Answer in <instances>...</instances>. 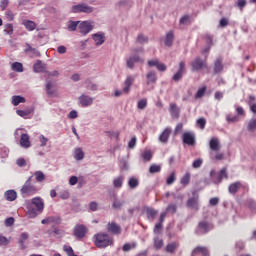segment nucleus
Masks as SVG:
<instances>
[{"label": "nucleus", "mask_w": 256, "mask_h": 256, "mask_svg": "<svg viewBox=\"0 0 256 256\" xmlns=\"http://www.w3.org/2000/svg\"><path fill=\"white\" fill-rule=\"evenodd\" d=\"M27 215L30 219H35L39 213H43L45 202L41 197H34L27 203Z\"/></svg>", "instance_id": "f257e3e1"}, {"label": "nucleus", "mask_w": 256, "mask_h": 256, "mask_svg": "<svg viewBox=\"0 0 256 256\" xmlns=\"http://www.w3.org/2000/svg\"><path fill=\"white\" fill-rule=\"evenodd\" d=\"M94 244L99 249H105V247L113 245V239L107 233H98L94 235Z\"/></svg>", "instance_id": "f03ea898"}, {"label": "nucleus", "mask_w": 256, "mask_h": 256, "mask_svg": "<svg viewBox=\"0 0 256 256\" xmlns=\"http://www.w3.org/2000/svg\"><path fill=\"white\" fill-rule=\"evenodd\" d=\"M144 51L143 47L132 49V55L126 60L128 69H135V63H143V58L137 54L144 53Z\"/></svg>", "instance_id": "7ed1b4c3"}, {"label": "nucleus", "mask_w": 256, "mask_h": 256, "mask_svg": "<svg viewBox=\"0 0 256 256\" xmlns=\"http://www.w3.org/2000/svg\"><path fill=\"white\" fill-rule=\"evenodd\" d=\"M32 179L33 176H30L22 186L20 192L23 197H31V195H35V193H37L38 189L31 183Z\"/></svg>", "instance_id": "20e7f679"}, {"label": "nucleus", "mask_w": 256, "mask_h": 256, "mask_svg": "<svg viewBox=\"0 0 256 256\" xmlns=\"http://www.w3.org/2000/svg\"><path fill=\"white\" fill-rule=\"evenodd\" d=\"M14 137L16 139H19L20 137V147H23V149H29V147H31L29 134L23 133V129H17L14 133Z\"/></svg>", "instance_id": "39448f33"}, {"label": "nucleus", "mask_w": 256, "mask_h": 256, "mask_svg": "<svg viewBox=\"0 0 256 256\" xmlns=\"http://www.w3.org/2000/svg\"><path fill=\"white\" fill-rule=\"evenodd\" d=\"M186 207L192 211L199 210V194L197 192L192 193V196L186 202Z\"/></svg>", "instance_id": "423d86ee"}, {"label": "nucleus", "mask_w": 256, "mask_h": 256, "mask_svg": "<svg viewBox=\"0 0 256 256\" xmlns=\"http://www.w3.org/2000/svg\"><path fill=\"white\" fill-rule=\"evenodd\" d=\"M95 11V8L82 3L72 6V13H93Z\"/></svg>", "instance_id": "0eeeda50"}, {"label": "nucleus", "mask_w": 256, "mask_h": 256, "mask_svg": "<svg viewBox=\"0 0 256 256\" xmlns=\"http://www.w3.org/2000/svg\"><path fill=\"white\" fill-rule=\"evenodd\" d=\"M211 229H213V226H211L209 224V222L202 221V222H199V224L195 230V233H196V235H205V234L209 233V231H211Z\"/></svg>", "instance_id": "6e6552de"}, {"label": "nucleus", "mask_w": 256, "mask_h": 256, "mask_svg": "<svg viewBox=\"0 0 256 256\" xmlns=\"http://www.w3.org/2000/svg\"><path fill=\"white\" fill-rule=\"evenodd\" d=\"M191 67L192 71H201L202 69H205L207 67V62L201 57H196L192 62H191Z\"/></svg>", "instance_id": "1a4fd4ad"}, {"label": "nucleus", "mask_w": 256, "mask_h": 256, "mask_svg": "<svg viewBox=\"0 0 256 256\" xmlns=\"http://www.w3.org/2000/svg\"><path fill=\"white\" fill-rule=\"evenodd\" d=\"M73 235L76 239H83L87 235V226L83 224H77L74 227Z\"/></svg>", "instance_id": "9d476101"}, {"label": "nucleus", "mask_w": 256, "mask_h": 256, "mask_svg": "<svg viewBox=\"0 0 256 256\" xmlns=\"http://www.w3.org/2000/svg\"><path fill=\"white\" fill-rule=\"evenodd\" d=\"M185 72H186L185 62L181 61L179 63L178 71L172 77V81H175V83H179V81H181V79H183V75H185Z\"/></svg>", "instance_id": "9b49d317"}, {"label": "nucleus", "mask_w": 256, "mask_h": 256, "mask_svg": "<svg viewBox=\"0 0 256 256\" xmlns=\"http://www.w3.org/2000/svg\"><path fill=\"white\" fill-rule=\"evenodd\" d=\"M78 102L81 105V107H91V105H93V97L82 94L78 98Z\"/></svg>", "instance_id": "f8f14e48"}, {"label": "nucleus", "mask_w": 256, "mask_h": 256, "mask_svg": "<svg viewBox=\"0 0 256 256\" xmlns=\"http://www.w3.org/2000/svg\"><path fill=\"white\" fill-rule=\"evenodd\" d=\"M78 31L82 35H87L90 31H93V26L87 21L80 22V24L78 25Z\"/></svg>", "instance_id": "ddd939ff"}, {"label": "nucleus", "mask_w": 256, "mask_h": 256, "mask_svg": "<svg viewBox=\"0 0 256 256\" xmlns=\"http://www.w3.org/2000/svg\"><path fill=\"white\" fill-rule=\"evenodd\" d=\"M106 229L108 233H112V235H121V226L115 222H109Z\"/></svg>", "instance_id": "4468645a"}, {"label": "nucleus", "mask_w": 256, "mask_h": 256, "mask_svg": "<svg viewBox=\"0 0 256 256\" xmlns=\"http://www.w3.org/2000/svg\"><path fill=\"white\" fill-rule=\"evenodd\" d=\"M137 76H133V75H128L124 81V87H123V92L124 93H129V91H131V87L133 85V83H135V79Z\"/></svg>", "instance_id": "2eb2a0df"}, {"label": "nucleus", "mask_w": 256, "mask_h": 256, "mask_svg": "<svg viewBox=\"0 0 256 256\" xmlns=\"http://www.w3.org/2000/svg\"><path fill=\"white\" fill-rule=\"evenodd\" d=\"M182 139H183V143H185L186 145H190L191 147L195 145V134L191 132L184 133L182 136Z\"/></svg>", "instance_id": "dca6fc26"}, {"label": "nucleus", "mask_w": 256, "mask_h": 256, "mask_svg": "<svg viewBox=\"0 0 256 256\" xmlns=\"http://www.w3.org/2000/svg\"><path fill=\"white\" fill-rule=\"evenodd\" d=\"M225 66L223 65V58L218 57L216 61L214 62V75H219V73H223V69Z\"/></svg>", "instance_id": "f3484780"}, {"label": "nucleus", "mask_w": 256, "mask_h": 256, "mask_svg": "<svg viewBox=\"0 0 256 256\" xmlns=\"http://www.w3.org/2000/svg\"><path fill=\"white\" fill-rule=\"evenodd\" d=\"M209 147L211 151H219L221 149V143L219 142V138L213 137L209 142Z\"/></svg>", "instance_id": "a211bd4d"}, {"label": "nucleus", "mask_w": 256, "mask_h": 256, "mask_svg": "<svg viewBox=\"0 0 256 256\" xmlns=\"http://www.w3.org/2000/svg\"><path fill=\"white\" fill-rule=\"evenodd\" d=\"M171 137V128H166L159 136L160 143H167Z\"/></svg>", "instance_id": "6ab92c4d"}, {"label": "nucleus", "mask_w": 256, "mask_h": 256, "mask_svg": "<svg viewBox=\"0 0 256 256\" xmlns=\"http://www.w3.org/2000/svg\"><path fill=\"white\" fill-rule=\"evenodd\" d=\"M192 256H209V251L205 247H196L192 252Z\"/></svg>", "instance_id": "aec40b11"}, {"label": "nucleus", "mask_w": 256, "mask_h": 256, "mask_svg": "<svg viewBox=\"0 0 256 256\" xmlns=\"http://www.w3.org/2000/svg\"><path fill=\"white\" fill-rule=\"evenodd\" d=\"M27 239H29V234L27 232L21 233L18 243L22 251H25V249H27V246L25 245V241H27Z\"/></svg>", "instance_id": "412c9836"}, {"label": "nucleus", "mask_w": 256, "mask_h": 256, "mask_svg": "<svg viewBox=\"0 0 256 256\" xmlns=\"http://www.w3.org/2000/svg\"><path fill=\"white\" fill-rule=\"evenodd\" d=\"M174 39H175V34L173 33V31H169L166 34V38L164 40L166 47H171L173 45Z\"/></svg>", "instance_id": "4be33fe9"}, {"label": "nucleus", "mask_w": 256, "mask_h": 256, "mask_svg": "<svg viewBox=\"0 0 256 256\" xmlns=\"http://www.w3.org/2000/svg\"><path fill=\"white\" fill-rule=\"evenodd\" d=\"M6 201H15L17 199V192L15 190H7L4 193Z\"/></svg>", "instance_id": "5701e85b"}, {"label": "nucleus", "mask_w": 256, "mask_h": 256, "mask_svg": "<svg viewBox=\"0 0 256 256\" xmlns=\"http://www.w3.org/2000/svg\"><path fill=\"white\" fill-rule=\"evenodd\" d=\"M31 113H33V109L16 111V114L19 115V117H22L23 119H30Z\"/></svg>", "instance_id": "b1692460"}, {"label": "nucleus", "mask_w": 256, "mask_h": 256, "mask_svg": "<svg viewBox=\"0 0 256 256\" xmlns=\"http://www.w3.org/2000/svg\"><path fill=\"white\" fill-rule=\"evenodd\" d=\"M96 45H103L105 43V35L103 33H96L93 35Z\"/></svg>", "instance_id": "393cba45"}, {"label": "nucleus", "mask_w": 256, "mask_h": 256, "mask_svg": "<svg viewBox=\"0 0 256 256\" xmlns=\"http://www.w3.org/2000/svg\"><path fill=\"white\" fill-rule=\"evenodd\" d=\"M123 181H125V176H118L114 178L113 185L115 189H121V187H123Z\"/></svg>", "instance_id": "a878e982"}, {"label": "nucleus", "mask_w": 256, "mask_h": 256, "mask_svg": "<svg viewBox=\"0 0 256 256\" xmlns=\"http://www.w3.org/2000/svg\"><path fill=\"white\" fill-rule=\"evenodd\" d=\"M223 179H229V175L227 174V168H223L218 176H217V182L216 183H221V181H223Z\"/></svg>", "instance_id": "bb28decb"}, {"label": "nucleus", "mask_w": 256, "mask_h": 256, "mask_svg": "<svg viewBox=\"0 0 256 256\" xmlns=\"http://www.w3.org/2000/svg\"><path fill=\"white\" fill-rule=\"evenodd\" d=\"M46 93L48 97H53V95H55V89H53V83L51 82V80H47Z\"/></svg>", "instance_id": "cd10ccee"}, {"label": "nucleus", "mask_w": 256, "mask_h": 256, "mask_svg": "<svg viewBox=\"0 0 256 256\" xmlns=\"http://www.w3.org/2000/svg\"><path fill=\"white\" fill-rule=\"evenodd\" d=\"M85 157V153L83 152V149L81 148H76L74 152V159L76 161H81Z\"/></svg>", "instance_id": "c85d7f7f"}, {"label": "nucleus", "mask_w": 256, "mask_h": 256, "mask_svg": "<svg viewBox=\"0 0 256 256\" xmlns=\"http://www.w3.org/2000/svg\"><path fill=\"white\" fill-rule=\"evenodd\" d=\"M20 103H25V97L19 95L12 96V105L14 107H17Z\"/></svg>", "instance_id": "c756f323"}, {"label": "nucleus", "mask_w": 256, "mask_h": 256, "mask_svg": "<svg viewBox=\"0 0 256 256\" xmlns=\"http://www.w3.org/2000/svg\"><path fill=\"white\" fill-rule=\"evenodd\" d=\"M33 71L34 73H43V71H45V67L41 60H38L37 63L34 64Z\"/></svg>", "instance_id": "7c9ffc66"}, {"label": "nucleus", "mask_w": 256, "mask_h": 256, "mask_svg": "<svg viewBox=\"0 0 256 256\" xmlns=\"http://www.w3.org/2000/svg\"><path fill=\"white\" fill-rule=\"evenodd\" d=\"M157 210L153 209V208H146V215L148 217V219H150V221H153L155 219V217L157 216Z\"/></svg>", "instance_id": "2f4dec72"}, {"label": "nucleus", "mask_w": 256, "mask_h": 256, "mask_svg": "<svg viewBox=\"0 0 256 256\" xmlns=\"http://www.w3.org/2000/svg\"><path fill=\"white\" fill-rule=\"evenodd\" d=\"M146 77H147V85H150V83L157 82V75L153 71L149 72Z\"/></svg>", "instance_id": "473e14b6"}, {"label": "nucleus", "mask_w": 256, "mask_h": 256, "mask_svg": "<svg viewBox=\"0 0 256 256\" xmlns=\"http://www.w3.org/2000/svg\"><path fill=\"white\" fill-rule=\"evenodd\" d=\"M24 27L28 30V31H35V27H37V25L35 24V22L31 21V20H27L23 22Z\"/></svg>", "instance_id": "72a5a7b5"}, {"label": "nucleus", "mask_w": 256, "mask_h": 256, "mask_svg": "<svg viewBox=\"0 0 256 256\" xmlns=\"http://www.w3.org/2000/svg\"><path fill=\"white\" fill-rule=\"evenodd\" d=\"M179 247V244L177 242H171L170 244H167L166 251L167 253H175V250Z\"/></svg>", "instance_id": "f704fd0d"}, {"label": "nucleus", "mask_w": 256, "mask_h": 256, "mask_svg": "<svg viewBox=\"0 0 256 256\" xmlns=\"http://www.w3.org/2000/svg\"><path fill=\"white\" fill-rule=\"evenodd\" d=\"M12 71H16V73H23V64L20 62H14L11 65Z\"/></svg>", "instance_id": "c9c22d12"}, {"label": "nucleus", "mask_w": 256, "mask_h": 256, "mask_svg": "<svg viewBox=\"0 0 256 256\" xmlns=\"http://www.w3.org/2000/svg\"><path fill=\"white\" fill-rule=\"evenodd\" d=\"M170 113L173 117H179L180 110L177 107V104H170Z\"/></svg>", "instance_id": "e433bc0d"}, {"label": "nucleus", "mask_w": 256, "mask_h": 256, "mask_svg": "<svg viewBox=\"0 0 256 256\" xmlns=\"http://www.w3.org/2000/svg\"><path fill=\"white\" fill-rule=\"evenodd\" d=\"M128 185L130 189H137V187H139V180L135 177H132L129 179Z\"/></svg>", "instance_id": "4c0bfd02"}, {"label": "nucleus", "mask_w": 256, "mask_h": 256, "mask_svg": "<svg viewBox=\"0 0 256 256\" xmlns=\"http://www.w3.org/2000/svg\"><path fill=\"white\" fill-rule=\"evenodd\" d=\"M34 177L37 183H43V181L45 180V174L43 173V171H36L34 173Z\"/></svg>", "instance_id": "58836bf2"}, {"label": "nucleus", "mask_w": 256, "mask_h": 256, "mask_svg": "<svg viewBox=\"0 0 256 256\" xmlns=\"http://www.w3.org/2000/svg\"><path fill=\"white\" fill-rule=\"evenodd\" d=\"M79 21H70L68 24V31H77L79 29Z\"/></svg>", "instance_id": "ea45409f"}, {"label": "nucleus", "mask_w": 256, "mask_h": 256, "mask_svg": "<svg viewBox=\"0 0 256 256\" xmlns=\"http://www.w3.org/2000/svg\"><path fill=\"white\" fill-rule=\"evenodd\" d=\"M239 187H241L240 182H235L229 186V193L235 194L239 191Z\"/></svg>", "instance_id": "a19ab883"}, {"label": "nucleus", "mask_w": 256, "mask_h": 256, "mask_svg": "<svg viewBox=\"0 0 256 256\" xmlns=\"http://www.w3.org/2000/svg\"><path fill=\"white\" fill-rule=\"evenodd\" d=\"M137 43L140 45H144V43H149V37L145 36L144 34H139L136 39Z\"/></svg>", "instance_id": "79ce46f5"}, {"label": "nucleus", "mask_w": 256, "mask_h": 256, "mask_svg": "<svg viewBox=\"0 0 256 256\" xmlns=\"http://www.w3.org/2000/svg\"><path fill=\"white\" fill-rule=\"evenodd\" d=\"M119 9H129L131 7V1L122 0L118 3Z\"/></svg>", "instance_id": "37998d69"}, {"label": "nucleus", "mask_w": 256, "mask_h": 256, "mask_svg": "<svg viewBox=\"0 0 256 256\" xmlns=\"http://www.w3.org/2000/svg\"><path fill=\"white\" fill-rule=\"evenodd\" d=\"M149 173L151 174L161 173V165L152 164L149 168Z\"/></svg>", "instance_id": "c03bdc74"}, {"label": "nucleus", "mask_w": 256, "mask_h": 256, "mask_svg": "<svg viewBox=\"0 0 256 256\" xmlns=\"http://www.w3.org/2000/svg\"><path fill=\"white\" fill-rule=\"evenodd\" d=\"M191 181V174H189V173H186L183 177H182V179H181V181H180V183H181V185H189V182Z\"/></svg>", "instance_id": "a18cd8bd"}, {"label": "nucleus", "mask_w": 256, "mask_h": 256, "mask_svg": "<svg viewBox=\"0 0 256 256\" xmlns=\"http://www.w3.org/2000/svg\"><path fill=\"white\" fill-rule=\"evenodd\" d=\"M207 91V87L200 88L195 94V99H201V97L205 96V92Z\"/></svg>", "instance_id": "49530a36"}, {"label": "nucleus", "mask_w": 256, "mask_h": 256, "mask_svg": "<svg viewBox=\"0 0 256 256\" xmlns=\"http://www.w3.org/2000/svg\"><path fill=\"white\" fill-rule=\"evenodd\" d=\"M236 7H238V9H240V11H243V9H245V7H247V0H238L235 4Z\"/></svg>", "instance_id": "de8ad7c7"}, {"label": "nucleus", "mask_w": 256, "mask_h": 256, "mask_svg": "<svg viewBox=\"0 0 256 256\" xmlns=\"http://www.w3.org/2000/svg\"><path fill=\"white\" fill-rule=\"evenodd\" d=\"M137 107H138V109L143 111V109H145L147 107V98H143V99L139 100Z\"/></svg>", "instance_id": "09e8293b"}, {"label": "nucleus", "mask_w": 256, "mask_h": 256, "mask_svg": "<svg viewBox=\"0 0 256 256\" xmlns=\"http://www.w3.org/2000/svg\"><path fill=\"white\" fill-rule=\"evenodd\" d=\"M125 205V200H115L112 204V207L114 209H121Z\"/></svg>", "instance_id": "8fccbe9b"}, {"label": "nucleus", "mask_w": 256, "mask_h": 256, "mask_svg": "<svg viewBox=\"0 0 256 256\" xmlns=\"http://www.w3.org/2000/svg\"><path fill=\"white\" fill-rule=\"evenodd\" d=\"M154 247L155 249H161L163 247V239L159 237L154 238Z\"/></svg>", "instance_id": "3c124183"}, {"label": "nucleus", "mask_w": 256, "mask_h": 256, "mask_svg": "<svg viewBox=\"0 0 256 256\" xmlns=\"http://www.w3.org/2000/svg\"><path fill=\"white\" fill-rule=\"evenodd\" d=\"M135 247H137V244H135V243H133V244L126 243L123 245L122 249L125 253H127V252L131 251V249H135Z\"/></svg>", "instance_id": "603ef678"}, {"label": "nucleus", "mask_w": 256, "mask_h": 256, "mask_svg": "<svg viewBox=\"0 0 256 256\" xmlns=\"http://www.w3.org/2000/svg\"><path fill=\"white\" fill-rule=\"evenodd\" d=\"M59 197H60V199L67 200V199H69V197H71V194L69 193V190H62L59 193Z\"/></svg>", "instance_id": "864d4df0"}, {"label": "nucleus", "mask_w": 256, "mask_h": 256, "mask_svg": "<svg viewBox=\"0 0 256 256\" xmlns=\"http://www.w3.org/2000/svg\"><path fill=\"white\" fill-rule=\"evenodd\" d=\"M142 157L144 161H151V159L153 158V153L149 150L144 151V153L142 154Z\"/></svg>", "instance_id": "5fc2aeb1"}, {"label": "nucleus", "mask_w": 256, "mask_h": 256, "mask_svg": "<svg viewBox=\"0 0 256 256\" xmlns=\"http://www.w3.org/2000/svg\"><path fill=\"white\" fill-rule=\"evenodd\" d=\"M248 131H255L256 129V119H251L248 122V127H247Z\"/></svg>", "instance_id": "6e6d98bb"}, {"label": "nucleus", "mask_w": 256, "mask_h": 256, "mask_svg": "<svg viewBox=\"0 0 256 256\" xmlns=\"http://www.w3.org/2000/svg\"><path fill=\"white\" fill-rule=\"evenodd\" d=\"M0 157H2V159H5V157H9V149L8 148H0Z\"/></svg>", "instance_id": "4d7b16f0"}, {"label": "nucleus", "mask_w": 256, "mask_h": 256, "mask_svg": "<svg viewBox=\"0 0 256 256\" xmlns=\"http://www.w3.org/2000/svg\"><path fill=\"white\" fill-rule=\"evenodd\" d=\"M167 213H177V205L176 204H169L166 208Z\"/></svg>", "instance_id": "13d9d810"}, {"label": "nucleus", "mask_w": 256, "mask_h": 256, "mask_svg": "<svg viewBox=\"0 0 256 256\" xmlns=\"http://www.w3.org/2000/svg\"><path fill=\"white\" fill-rule=\"evenodd\" d=\"M49 223H61V218L59 216H48Z\"/></svg>", "instance_id": "bf43d9fd"}, {"label": "nucleus", "mask_w": 256, "mask_h": 256, "mask_svg": "<svg viewBox=\"0 0 256 256\" xmlns=\"http://www.w3.org/2000/svg\"><path fill=\"white\" fill-rule=\"evenodd\" d=\"M9 245V239L0 234V247Z\"/></svg>", "instance_id": "052dcab7"}, {"label": "nucleus", "mask_w": 256, "mask_h": 256, "mask_svg": "<svg viewBox=\"0 0 256 256\" xmlns=\"http://www.w3.org/2000/svg\"><path fill=\"white\" fill-rule=\"evenodd\" d=\"M201 165H203V159H196L192 164L194 169H199Z\"/></svg>", "instance_id": "680f3d73"}, {"label": "nucleus", "mask_w": 256, "mask_h": 256, "mask_svg": "<svg viewBox=\"0 0 256 256\" xmlns=\"http://www.w3.org/2000/svg\"><path fill=\"white\" fill-rule=\"evenodd\" d=\"M163 229V224L161 222L157 223L154 227V233L155 235H159L161 233V230Z\"/></svg>", "instance_id": "e2e57ef3"}, {"label": "nucleus", "mask_w": 256, "mask_h": 256, "mask_svg": "<svg viewBox=\"0 0 256 256\" xmlns=\"http://www.w3.org/2000/svg\"><path fill=\"white\" fill-rule=\"evenodd\" d=\"M39 141H40V147H46L47 146V142L49 141V139H47L46 137H44L43 135H40L39 137Z\"/></svg>", "instance_id": "0e129e2a"}, {"label": "nucleus", "mask_w": 256, "mask_h": 256, "mask_svg": "<svg viewBox=\"0 0 256 256\" xmlns=\"http://www.w3.org/2000/svg\"><path fill=\"white\" fill-rule=\"evenodd\" d=\"M175 179V173L170 174L166 180L167 185H173V183H175Z\"/></svg>", "instance_id": "69168bd1"}, {"label": "nucleus", "mask_w": 256, "mask_h": 256, "mask_svg": "<svg viewBox=\"0 0 256 256\" xmlns=\"http://www.w3.org/2000/svg\"><path fill=\"white\" fill-rule=\"evenodd\" d=\"M16 164L18 165V167H26L27 161H25L24 158H18L16 160Z\"/></svg>", "instance_id": "338daca9"}, {"label": "nucleus", "mask_w": 256, "mask_h": 256, "mask_svg": "<svg viewBox=\"0 0 256 256\" xmlns=\"http://www.w3.org/2000/svg\"><path fill=\"white\" fill-rule=\"evenodd\" d=\"M248 207L251 209V211H256V202L253 200H250L248 202Z\"/></svg>", "instance_id": "774afa93"}]
</instances>
